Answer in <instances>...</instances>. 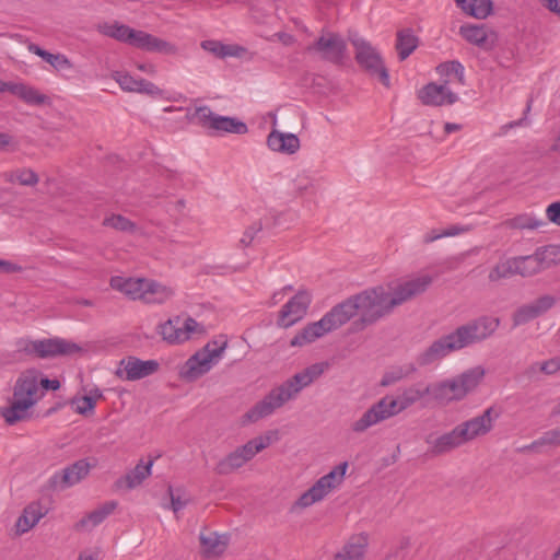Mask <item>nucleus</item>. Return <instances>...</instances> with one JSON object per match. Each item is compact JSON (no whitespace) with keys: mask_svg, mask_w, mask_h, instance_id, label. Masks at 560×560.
I'll list each match as a JSON object with an SVG mask.
<instances>
[{"mask_svg":"<svg viewBox=\"0 0 560 560\" xmlns=\"http://www.w3.org/2000/svg\"><path fill=\"white\" fill-rule=\"evenodd\" d=\"M135 92L151 96H160L162 94V90L159 86L145 79H138Z\"/></svg>","mask_w":560,"mask_h":560,"instance_id":"obj_51","label":"nucleus"},{"mask_svg":"<svg viewBox=\"0 0 560 560\" xmlns=\"http://www.w3.org/2000/svg\"><path fill=\"white\" fill-rule=\"evenodd\" d=\"M540 371L545 375H553L560 371V357L551 358L547 361H542L540 364Z\"/></svg>","mask_w":560,"mask_h":560,"instance_id":"obj_55","label":"nucleus"},{"mask_svg":"<svg viewBox=\"0 0 560 560\" xmlns=\"http://www.w3.org/2000/svg\"><path fill=\"white\" fill-rule=\"evenodd\" d=\"M418 46V38L411 30L406 28L397 33L396 49L400 60L408 58Z\"/></svg>","mask_w":560,"mask_h":560,"instance_id":"obj_39","label":"nucleus"},{"mask_svg":"<svg viewBox=\"0 0 560 560\" xmlns=\"http://www.w3.org/2000/svg\"><path fill=\"white\" fill-rule=\"evenodd\" d=\"M427 397L433 401L432 384L417 383L405 388L396 398L385 396L373 404L358 420L352 422L351 430L355 433H363Z\"/></svg>","mask_w":560,"mask_h":560,"instance_id":"obj_3","label":"nucleus"},{"mask_svg":"<svg viewBox=\"0 0 560 560\" xmlns=\"http://www.w3.org/2000/svg\"><path fill=\"white\" fill-rule=\"evenodd\" d=\"M548 220L560 225V201L549 205L546 209Z\"/></svg>","mask_w":560,"mask_h":560,"instance_id":"obj_56","label":"nucleus"},{"mask_svg":"<svg viewBox=\"0 0 560 560\" xmlns=\"http://www.w3.org/2000/svg\"><path fill=\"white\" fill-rule=\"evenodd\" d=\"M546 225L542 219L529 214H521L511 220V226L518 230H537Z\"/></svg>","mask_w":560,"mask_h":560,"instance_id":"obj_45","label":"nucleus"},{"mask_svg":"<svg viewBox=\"0 0 560 560\" xmlns=\"http://www.w3.org/2000/svg\"><path fill=\"white\" fill-rule=\"evenodd\" d=\"M500 413L493 407L487 408L480 416L474 417L456 425L463 443L489 433Z\"/></svg>","mask_w":560,"mask_h":560,"instance_id":"obj_17","label":"nucleus"},{"mask_svg":"<svg viewBox=\"0 0 560 560\" xmlns=\"http://www.w3.org/2000/svg\"><path fill=\"white\" fill-rule=\"evenodd\" d=\"M28 51L35 54L36 56L40 57L43 60H45L46 56L49 51L40 48L38 45L31 43L28 45Z\"/></svg>","mask_w":560,"mask_h":560,"instance_id":"obj_62","label":"nucleus"},{"mask_svg":"<svg viewBox=\"0 0 560 560\" xmlns=\"http://www.w3.org/2000/svg\"><path fill=\"white\" fill-rule=\"evenodd\" d=\"M419 98L425 105L443 106L454 104L457 102L458 96L451 91L447 83H429L419 92Z\"/></svg>","mask_w":560,"mask_h":560,"instance_id":"obj_23","label":"nucleus"},{"mask_svg":"<svg viewBox=\"0 0 560 560\" xmlns=\"http://www.w3.org/2000/svg\"><path fill=\"white\" fill-rule=\"evenodd\" d=\"M153 463V459H150L147 464L140 460L133 469L116 481L117 488L133 489L141 485L151 475Z\"/></svg>","mask_w":560,"mask_h":560,"instance_id":"obj_31","label":"nucleus"},{"mask_svg":"<svg viewBox=\"0 0 560 560\" xmlns=\"http://www.w3.org/2000/svg\"><path fill=\"white\" fill-rule=\"evenodd\" d=\"M348 466V462H342L328 474L320 477L308 490L301 494L295 505L305 509L324 500L334 489L342 483Z\"/></svg>","mask_w":560,"mask_h":560,"instance_id":"obj_9","label":"nucleus"},{"mask_svg":"<svg viewBox=\"0 0 560 560\" xmlns=\"http://www.w3.org/2000/svg\"><path fill=\"white\" fill-rule=\"evenodd\" d=\"M483 376L485 370L475 366L454 377L432 383L433 401L441 406L459 401L479 385Z\"/></svg>","mask_w":560,"mask_h":560,"instance_id":"obj_5","label":"nucleus"},{"mask_svg":"<svg viewBox=\"0 0 560 560\" xmlns=\"http://www.w3.org/2000/svg\"><path fill=\"white\" fill-rule=\"evenodd\" d=\"M335 308L342 326L354 319L353 331H361L393 313L387 299V289L384 285L368 288L350 295L336 304Z\"/></svg>","mask_w":560,"mask_h":560,"instance_id":"obj_1","label":"nucleus"},{"mask_svg":"<svg viewBox=\"0 0 560 560\" xmlns=\"http://www.w3.org/2000/svg\"><path fill=\"white\" fill-rule=\"evenodd\" d=\"M457 7L476 19H486L492 11L491 0H455Z\"/></svg>","mask_w":560,"mask_h":560,"instance_id":"obj_37","label":"nucleus"},{"mask_svg":"<svg viewBox=\"0 0 560 560\" xmlns=\"http://www.w3.org/2000/svg\"><path fill=\"white\" fill-rule=\"evenodd\" d=\"M43 396L38 388V375L34 372L22 374L15 382L10 405L0 409L4 421L13 425L31 417V409Z\"/></svg>","mask_w":560,"mask_h":560,"instance_id":"obj_4","label":"nucleus"},{"mask_svg":"<svg viewBox=\"0 0 560 560\" xmlns=\"http://www.w3.org/2000/svg\"><path fill=\"white\" fill-rule=\"evenodd\" d=\"M45 61L54 67L57 71H70L73 69V65L70 59L62 54L48 52Z\"/></svg>","mask_w":560,"mask_h":560,"instance_id":"obj_48","label":"nucleus"},{"mask_svg":"<svg viewBox=\"0 0 560 560\" xmlns=\"http://www.w3.org/2000/svg\"><path fill=\"white\" fill-rule=\"evenodd\" d=\"M544 270L560 264V244H550L536 249Z\"/></svg>","mask_w":560,"mask_h":560,"instance_id":"obj_44","label":"nucleus"},{"mask_svg":"<svg viewBox=\"0 0 560 560\" xmlns=\"http://www.w3.org/2000/svg\"><path fill=\"white\" fill-rule=\"evenodd\" d=\"M149 280L144 278H132L114 276L110 278V288L124 293L131 300H144Z\"/></svg>","mask_w":560,"mask_h":560,"instance_id":"obj_24","label":"nucleus"},{"mask_svg":"<svg viewBox=\"0 0 560 560\" xmlns=\"http://www.w3.org/2000/svg\"><path fill=\"white\" fill-rule=\"evenodd\" d=\"M228 348V337L219 335L192 354L180 371L183 378L195 381L207 374L222 359Z\"/></svg>","mask_w":560,"mask_h":560,"instance_id":"obj_6","label":"nucleus"},{"mask_svg":"<svg viewBox=\"0 0 560 560\" xmlns=\"http://www.w3.org/2000/svg\"><path fill=\"white\" fill-rule=\"evenodd\" d=\"M425 442L431 446L430 453L433 455L447 453L464 444L456 427L438 438L431 434L425 438Z\"/></svg>","mask_w":560,"mask_h":560,"instance_id":"obj_28","label":"nucleus"},{"mask_svg":"<svg viewBox=\"0 0 560 560\" xmlns=\"http://www.w3.org/2000/svg\"><path fill=\"white\" fill-rule=\"evenodd\" d=\"M203 331V327L191 317L175 316L159 326L162 338L173 345L185 342L192 334Z\"/></svg>","mask_w":560,"mask_h":560,"instance_id":"obj_15","label":"nucleus"},{"mask_svg":"<svg viewBox=\"0 0 560 560\" xmlns=\"http://www.w3.org/2000/svg\"><path fill=\"white\" fill-rule=\"evenodd\" d=\"M117 375L127 381H138L158 372L160 363L156 360H140L137 357H127L119 363Z\"/></svg>","mask_w":560,"mask_h":560,"instance_id":"obj_22","label":"nucleus"},{"mask_svg":"<svg viewBox=\"0 0 560 560\" xmlns=\"http://www.w3.org/2000/svg\"><path fill=\"white\" fill-rule=\"evenodd\" d=\"M499 324V318L482 316L459 326L452 332L460 349H464L490 337L497 330Z\"/></svg>","mask_w":560,"mask_h":560,"instance_id":"obj_12","label":"nucleus"},{"mask_svg":"<svg viewBox=\"0 0 560 560\" xmlns=\"http://www.w3.org/2000/svg\"><path fill=\"white\" fill-rule=\"evenodd\" d=\"M556 303L557 299L555 296L545 294L528 304L520 306L513 314V326L517 327L529 323L547 313Z\"/></svg>","mask_w":560,"mask_h":560,"instance_id":"obj_20","label":"nucleus"},{"mask_svg":"<svg viewBox=\"0 0 560 560\" xmlns=\"http://www.w3.org/2000/svg\"><path fill=\"white\" fill-rule=\"evenodd\" d=\"M536 444H542V446L560 445V429L549 430V431L545 432L539 439H537Z\"/></svg>","mask_w":560,"mask_h":560,"instance_id":"obj_52","label":"nucleus"},{"mask_svg":"<svg viewBox=\"0 0 560 560\" xmlns=\"http://www.w3.org/2000/svg\"><path fill=\"white\" fill-rule=\"evenodd\" d=\"M117 508L116 501L105 502L103 505L97 508L96 510L86 514L80 522L77 524L78 529H92L100 525L104 520L110 515L114 510Z\"/></svg>","mask_w":560,"mask_h":560,"instance_id":"obj_34","label":"nucleus"},{"mask_svg":"<svg viewBox=\"0 0 560 560\" xmlns=\"http://www.w3.org/2000/svg\"><path fill=\"white\" fill-rule=\"evenodd\" d=\"M459 128H460V126H459V125H457V124H453V122H446V124L444 125V131H445V133H452V132H454V131L459 130Z\"/></svg>","mask_w":560,"mask_h":560,"instance_id":"obj_64","label":"nucleus"},{"mask_svg":"<svg viewBox=\"0 0 560 560\" xmlns=\"http://www.w3.org/2000/svg\"><path fill=\"white\" fill-rule=\"evenodd\" d=\"M113 79L119 84V86L127 92H135L137 88L138 79H135L127 72L115 71Z\"/></svg>","mask_w":560,"mask_h":560,"instance_id":"obj_49","label":"nucleus"},{"mask_svg":"<svg viewBox=\"0 0 560 560\" xmlns=\"http://www.w3.org/2000/svg\"><path fill=\"white\" fill-rule=\"evenodd\" d=\"M349 40L355 49L357 62L372 75H377L385 86L389 85V75L380 52L358 34H351Z\"/></svg>","mask_w":560,"mask_h":560,"instance_id":"obj_11","label":"nucleus"},{"mask_svg":"<svg viewBox=\"0 0 560 560\" xmlns=\"http://www.w3.org/2000/svg\"><path fill=\"white\" fill-rule=\"evenodd\" d=\"M431 283L432 278L430 276H421L386 287L392 311L425 292Z\"/></svg>","mask_w":560,"mask_h":560,"instance_id":"obj_14","label":"nucleus"},{"mask_svg":"<svg viewBox=\"0 0 560 560\" xmlns=\"http://www.w3.org/2000/svg\"><path fill=\"white\" fill-rule=\"evenodd\" d=\"M168 492L171 495V508L174 511V513L179 512L183 510L186 505L188 500L183 499L179 494V489L173 490L172 487L168 488Z\"/></svg>","mask_w":560,"mask_h":560,"instance_id":"obj_54","label":"nucleus"},{"mask_svg":"<svg viewBox=\"0 0 560 560\" xmlns=\"http://www.w3.org/2000/svg\"><path fill=\"white\" fill-rule=\"evenodd\" d=\"M262 230V224L260 222H255L250 226L246 229L243 234V237L240 240L242 246L246 247L250 245L256 234Z\"/></svg>","mask_w":560,"mask_h":560,"instance_id":"obj_53","label":"nucleus"},{"mask_svg":"<svg viewBox=\"0 0 560 560\" xmlns=\"http://www.w3.org/2000/svg\"><path fill=\"white\" fill-rule=\"evenodd\" d=\"M9 92L28 105H42L46 102V95L39 93L35 88L23 82H5L0 80V93Z\"/></svg>","mask_w":560,"mask_h":560,"instance_id":"obj_25","label":"nucleus"},{"mask_svg":"<svg viewBox=\"0 0 560 560\" xmlns=\"http://www.w3.org/2000/svg\"><path fill=\"white\" fill-rule=\"evenodd\" d=\"M540 364L541 362H534L532 363L525 371V375L528 377V378H536L538 377L541 373L540 371Z\"/></svg>","mask_w":560,"mask_h":560,"instance_id":"obj_60","label":"nucleus"},{"mask_svg":"<svg viewBox=\"0 0 560 560\" xmlns=\"http://www.w3.org/2000/svg\"><path fill=\"white\" fill-rule=\"evenodd\" d=\"M228 541L226 535H219L218 533L200 534V544L207 557H215L223 553Z\"/></svg>","mask_w":560,"mask_h":560,"instance_id":"obj_35","label":"nucleus"},{"mask_svg":"<svg viewBox=\"0 0 560 560\" xmlns=\"http://www.w3.org/2000/svg\"><path fill=\"white\" fill-rule=\"evenodd\" d=\"M91 469V465L85 459L77 460L66 468L56 471L50 478V485L60 490L70 488L84 479Z\"/></svg>","mask_w":560,"mask_h":560,"instance_id":"obj_21","label":"nucleus"},{"mask_svg":"<svg viewBox=\"0 0 560 560\" xmlns=\"http://www.w3.org/2000/svg\"><path fill=\"white\" fill-rule=\"evenodd\" d=\"M436 70L441 75H446V77L454 75L460 84H464L465 69H464V66L459 61L453 60V61H447V62L441 63L436 68Z\"/></svg>","mask_w":560,"mask_h":560,"instance_id":"obj_46","label":"nucleus"},{"mask_svg":"<svg viewBox=\"0 0 560 560\" xmlns=\"http://www.w3.org/2000/svg\"><path fill=\"white\" fill-rule=\"evenodd\" d=\"M60 387L58 380H50L47 377L38 378V388L44 394L45 390H57Z\"/></svg>","mask_w":560,"mask_h":560,"instance_id":"obj_57","label":"nucleus"},{"mask_svg":"<svg viewBox=\"0 0 560 560\" xmlns=\"http://www.w3.org/2000/svg\"><path fill=\"white\" fill-rule=\"evenodd\" d=\"M340 327H342V324L335 306H332L319 320L306 325L301 331H299L291 339L290 346H305Z\"/></svg>","mask_w":560,"mask_h":560,"instance_id":"obj_13","label":"nucleus"},{"mask_svg":"<svg viewBox=\"0 0 560 560\" xmlns=\"http://www.w3.org/2000/svg\"><path fill=\"white\" fill-rule=\"evenodd\" d=\"M133 47L149 52H163L167 55H173L177 51L174 44L143 31H138Z\"/></svg>","mask_w":560,"mask_h":560,"instance_id":"obj_26","label":"nucleus"},{"mask_svg":"<svg viewBox=\"0 0 560 560\" xmlns=\"http://www.w3.org/2000/svg\"><path fill=\"white\" fill-rule=\"evenodd\" d=\"M515 272L523 278L533 277L544 271L540 258L535 250L532 255L513 257Z\"/></svg>","mask_w":560,"mask_h":560,"instance_id":"obj_33","label":"nucleus"},{"mask_svg":"<svg viewBox=\"0 0 560 560\" xmlns=\"http://www.w3.org/2000/svg\"><path fill=\"white\" fill-rule=\"evenodd\" d=\"M457 350H460V347L453 332H450L434 340L425 350L418 354L416 361L419 366L432 365Z\"/></svg>","mask_w":560,"mask_h":560,"instance_id":"obj_18","label":"nucleus"},{"mask_svg":"<svg viewBox=\"0 0 560 560\" xmlns=\"http://www.w3.org/2000/svg\"><path fill=\"white\" fill-rule=\"evenodd\" d=\"M200 46L203 50L220 59H224L226 57H241L245 52V48L242 46L226 45L215 39L202 40Z\"/></svg>","mask_w":560,"mask_h":560,"instance_id":"obj_32","label":"nucleus"},{"mask_svg":"<svg viewBox=\"0 0 560 560\" xmlns=\"http://www.w3.org/2000/svg\"><path fill=\"white\" fill-rule=\"evenodd\" d=\"M45 511L40 506L39 503H31L28 504L23 514L18 518L16 528L20 533H26L32 527H34L42 517L45 516Z\"/></svg>","mask_w":560,"mask_h":560,"instance_id":"obj_36","label":"nucleus"},{"mask_svg":"<svg viewBox=\"0 0 560 560\" xmlns=\"http://www.w3.org/2000/svg\"><path fill=\"white\" fill-rule=\"evenodd\" d=\"M270 150L287 154H293L300 149V139L293 133L271 131L267 138Z\"/></svg>","mask_w":560,"mask_h":560,"instance_id":"obj_29","label":"nucleus"},{"mask_svg":"<svg viewBox=\"0 0 560 560\" xmlns=\"http://www.w3.org/2000/svg\"><path fill=\"white\" fill-rule=\"evenodd\" d=\"M369 545V536L364 533L352 535L338 551L334 560H362Z\"/></svg>","mask_w":560,"mask_h":560,"instance_id":"obj_27","label":"nucleus"},{"mask_svg":"<svg viewBox=\"0 0 560 560\" xmlns=\"http://www.w3.org/2000/svg\"><path fill=\"white\" fill-rule=\"evenodd\" d=\"M13 143V137L7 132H0V151L7 150Z\"/></svg>","mask_w":560,"mask_h":560,"instance_id":"obj_61","label":"nucleus"},{"mask_svg":"<svg viewBox=\"0 0 560 560\" xmlns=\"http://www.w3.org/2000/svg\"><path fill=\"white\" fill-rule=\"evenodd\" d=\"M15 345L16 351L39 359L71 355L82 350V348L75 342L58 337L37 340L21 338Z\"/></svg>","mask_w":560,"mask_h":560,"instance_id":"obj_7","label":"nucleus"},{"mask_svg":"<svg viewBox=\"0 0 560 560\" xmlns=\"http://www.w3.org/2000/svg\"><path fill=\"white\" fill-rule=\"evenodd\" d=\"M417 371L416 366L413 364H407L405 366H395L387 372L384 373L381 385L382 386H390L409 375L413 374Z\"/></svg>","mask_w":560,"mask_h":560,"instance_id":"obj_42","label":"nucleus"},{"mask_svg":"<svg viewBox=\"0 0 560 560\" xmlns=\"http://www.w3.org/2000/svg\"><path fill=\"white\" fill-rule=\"evenodd\" d=\"M174 292L171 288L162 285L156 281L149 280L143 302L148 304H162L170 300Z\"/></svg>","mask_w":560,"mask_h":560,"instance_id":"obj_38","label":"nucleus"},{"mask_svg":"<svg viewBox=\"0 0 560 560\" xmlns=\"http://www.w3.org/2000/svg\"><path fill=\"white\" fill-rule=\"evenodd\" d=\"M460 232V230L458 228H452V229H448V230H445L443 231V233H440V234H435V235H427L424 237V241L427 243H430V242H433L438 238H441L443 236H455L457 235L458 233Z\"/></svg>","mask_w":560,"mask_h":560,"instance_id":"obj_59","label":"nucleus"},{"mask_svg":"<svg viewBox=\"0 0 560 560\" xmlns=\"http://www.w3.org/2000/svg\"><path fill=\"white\" fill-rule=\"evenodd\" d=\"M312 302V295L306 290H300L281 308L278 325L288 328L302 319Z\"/></svg>","mask_w":560,"mask_h":560,"instance_id":"obj_19","label":"nucleus"},{"mask_svg":"<svg viewBox=\"0 0 560 560\" xmlns=\"http://www.w3.org/2000/svg\"><path fill=\"white\" fill-rule=\"evenodd\" d=\"M188 119L209 130L211 135L223 132L244 135L248 131L245 122L234 117L218 115L206 105L196 107L192 113L188 114Z\"/></svg>","mask_w":560,"mask_h":560,"instance_id":"obj_8","label":"nucleus"},{"mask_svg":"<svg viewBox=\"0 0 560 560\" xmlns=\"http://www.w3.org/2000/svg\"><path fill=\"white\" fill-rule=\"evenodd\" d=\"M459 34L472 45L481 48L488 47V30L483 25H462Z\"/></svg>","mask_w":560,"mask_h":560,"instance_id":"obj_40","label":"nucleus"},{"mask_svg":"<svg viewBox=\"0 0 560 560\" xmlns=\"http://www.w3.org/2000/svg\"><path fill=\"white\" fill-rule=\"evenodd\" d=\"M23 268L20 265L13 264L9 260L0 259V272L15 273L21 272Z\"/></svg>","mask_w":560,"mask_h":560,"instance_id":"obj_58","label":"nucleus"},{"mask_svg":"<svg viewBox=\"0 0 560 560\" xmlns=\"http://www.w3.org/2000/svg\"><path fill=\"white\" fill-rule=\"evenodd\" d=\"M97 31L108 37H112L121 43H127L133 46L138 30H133L128 25L115 23H103L97 26Z\"/></svg>","mask_w":560,"mask_h":560,"instance_id":"obj_30","label":"nucleus"},{"mask_svg":"<svg viewBox=\"0 0 560 560\" xmlns=\"http://www.w3.org/2000/svg\"><path fill=\"white\" fill-rule=\"evenodd\" d=\"M74 409L79 415H88L92 413L95 409V398L94 397H81L73 400Z\"/></svg>","mask_w":560,"mask_h":560,"instance_id":"obj_50","label":"nucleus"},{"mask_svg":"<svg viewBox=\"0 0 560 560\" xmlns=\"http://www.w3.org/2000/svg\"><path fill=\"white\" fill-rule=\"evenodd\" d=\"M327 368V363H314L295 373L280 385L271 388V390L260 401L255 404L246 412V418L252 422H256L262 418L271 416L277 409L283 407L288 401L294 400L304 388L308 387L319 378Z\"/></svg>","mask_w":560,"mask_h":560,"instance_id":"obj_2","label":"nucleus"},{"mask_svg":"<svg viewBox=\"0 0 560 560\" xmlns=\"http://www.w3.org/2000/svg\"><path fill=\"white\" fill-rule=\"evenodd\" d=\"M545 7L560 18V0H546Z\"/></svg>","mask_w":560,"mask_h":560,"instance_id":"obj_63","label":"nucleus"},{"mask_svg":"<svg viewBox=\"0 0 560 560\" xmlns=\"http://www.w3.org/2000/svg\"><path fill=\"white\" fill-rule=\"evenodd\" d=\"M515 262H514V259L513 257L512 258H508V259H504V260H500L489 272V280L491 282H497L501 279H508V278H511L513 276H516V272H515Z\"/></svg>","mask_w":560,"mask_h":560,"instance_id":"obj_43","label":"nucleus"},{"mask_svg":"<svg viewBox=\"0 0 560 560\" xmlns=\"http://www.w3.org/2000/svg\"><path fill=\"white\" fill-rule=\"evenodd\" d=\"M269 436H258L249 440L246 444L237 447L235 451L228 454L215 466L214 471L218 475L226 476L234 470L243 467L256 454L270 445Z\"/></svg>","mask_w":560,"mask_h":560,"instance_id":"obj_10","label":"nucleus"},{"mask_svg":"<svg viewBox=\"0 0 560 560\" xmlns=\"http://www.w3.org/2000/svg\"><path fill=\"white\" fill-rule=\"evenodd\" d=\"M3 177L7 183H19L28 187H33L39 182L38 175L32 168L26 167L4 173Z\"/></svg>","mask_w":560,"mask_h":560,"instance_id":"obj_41","label":"nucleus"},{"mask_svg":"<svg viewBox=\"0 0 560 560\" xmlns=\"http://www.w3.org/2000/svg\"><path fill=\"white\" fill-rule=\"evenodd\" d=\"M346 49V40L339 34L332 32L323 33L307 47L310 52H317L322 59L332 63L342 62Z\"/></svg>","mask_w":560,"mask_h":560,"instance_id":"obj_16","label":"nucleus"},{"mask_svg":"<svg viewBox=\"0 0 560 560\" xmlns=\"http://www.w3.org/2000/svg\"><path fill=\"white\" fill-rule=\"evenodd\" d=\"M103 224L120 232L132 233L136 230V224L121 214H112L105 218Z\"/></svg>","mask_w":560,"mask_h":560,"instance_id":"obj_47","label":"nucleus"}]
</instances>
